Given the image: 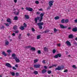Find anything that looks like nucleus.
Returning <instances> with one entry per match:
<instances>
[{
	"label": "nucleus",
	"instance_id": "obj_57",
	"mask_svg": "<svg viewBox=\"0 0 77 77\" xmlns=\"http://www.w3.org/2000/svg\"><path fill=\"white\" fill-rule=\"evenodd\" d=\"M12 35L14 36H15V33H13V34H12Z\"/></svg>",
	"mask_w": 77,
	"mask_h": 77
},
{
	"label": "nucleus",
	"instance_id": "obj_23",
	"mask_svg": "<svg viewBox=\"0 0 77 77\" xmlns=\"http://www.w3.org/2000/svg\"><path fill=\"white\" fill-rule=\"evenodd\" d=\"M31 50H33V51H35L36 48L34 47H32L31 48Z\"/></svg>",
	"mask_w": 77,
	"mask_h": 77
},
{
	"label": "nucleus",
	"instance_id": "obj_64",
	"mask_svg": "<svg viewBox=\"0 0 77 77\" xmlns=\"http://www.w3.org/2000/svg\"><path fill=\"white\" fill-rule=\"evenodd\" d=\"M39 10L40 11H42V8H41V9H39Z\"/></svg>",
	"mask_w": 77,
	"mask_h": 77
},
{
	"label": "nucleus",
	"instance_id": "obj_42",
	"mask_svg": "<svg viewBox=\"0 0 77 77\" xmlns=\"http://www.w3.org/2000/svg\"><path fill=\"white\" fill-rule=\"evenodd\" d=\"M7 52H8V53H11V50H8L7 51Z\"/></svg>",
	"mask_w": 77,
	"mask_h": 77
},
{
	"label": "nucleus",
	"instance_id": "obj_55",
	"mask_svg": "<svg viewBox=\"0 0 77 77\" xmlns=\"http://www.w3.org/2000/svg\"><path fill=\"white\" fill-rule=\"evenodd\" d=\"M19 14V12H17L16 13V15H18V14Z\"/></svg>",
	"mask_w": 77,
	"mask_h": 77
},
{
	"label": "nucleus",
	"instance_id": "obj_62",
	"mask_svg": "<svg viewBox=\"0 0 77 77\" xmlns=\"http://www.w3.org/2000/svg\"><path fill=\"white\" fill-rule=\"evenodd\" d=\"M36 14H37L38 15H39V14H40V13L39 12H37V13H36Z\"/></svg>",
	"mask_w": 77,
	"mask_h": 77
},
{
	"label": "nucleus",
	"instance_id": "obj_58",
	"mask_svg": "<svg viewBox=\"0 0 77 77\" xmlns=\"http://www.w3.org/2000/svg\"><path fill=\"white\" fill-rule=\"evenodd\" d=\"M1 28V29H4L5 28V26H2Z\"/></svg>",
	"mask_w": 77,
	"mask_h": 77
},
{
	"label": "nucleus",
	"instance_id": "obj_21",
	"mask_svg": "<svg viewBox=\"0 0 77 77\" xmlns=\"http://www.w3.org/2000/svg\"><path fill=\"white\" fill-rule=\"evenodd\" d=\"M13 29H14V30H17V26H14L13 27Z\"/></svg>",
	"mask_w": 77,
	"mask_h": 77
},
{
	"label": "nucleus",
	"instance_id": "obj_16",
	"mask_svg": "<svg viewBox=\"0 0 77 77\" xmlns=\"http://www.w3.org/2000/svg\"><path fill=\"white\" fill-rule=\"evenodd\" d=\"M73 38V35L72 34H70L69 35V38L70 39H71V38Z\"/></svg>",
	"mask_w": 77,
	"mask_h": 77
},
{
	"label": "nucleus",
	"instance_id": "obj_17",
	"mask_svg": "<svg viewBox=\"0 0 77 77\" xmlns=\"http://www.w3.org/2000/svg\"><path fill=\"white\" fill-rule=\"evenodd\" d=\"M56 70H60L61 68H60V66H58L57 68H56L55 69Z\"/></svg>",
	"mask_w": 77,
	"mask_h": 77
},
{
	"label": "nucleus",
	"instance_id": "obj_63",
	"mask_svg": "<svg viewBox=\"0 0 77 77\" xmlns=\"http://www.w3.org/2000/svg\"><path fill=\"white\" fill-rule=\"evenodd\" d=\"M75 22L76 23H77V19L75 20Z\"/></svg>",
	"mask_w": 77,
	"mask_h": 77
},
{
	"label": "nucleus",
	"instance_id": "obj_59",
	"mask_svg": "<svg viewBox=\"0 0 77 77\" xmlns=\"http://www.w3.org/2000/svg\"><path fill=\"white\" fill-rule=\"evenodd\" d=\"M44 68H45V69H47V67L46 66H45Z\"/></svg>",
	"mask_w": 77,
	"mask_h": 77
},
{
	"label": "nucleus",
	"instance_id": "obj_41",
	"mask_svg": "<svg viewBox=\"0 0 77 77\" xmlns=\"http://www.w3.org/2000/svg\"><path fill=\"white\" fill-rule=\"evenodd\" d=\"M23 26L24 27H27V25H26V24L25 23H24Z\"/></svg>",
	"mask_w": 77,
	"mask_h": 77
},
{
	"label": "nucleus",
	"instance_id": "obj_2",
	"mask_svg": "<svg viewBox=\"0 0 77 77\" xmlns=\"http://www.w3.org/2000/svg\"><path fill=\"white\" fill-rule=\"evenodd\" d=\"M44 14H45V13H42L40 14V19L39 20L40 22L42 21V19H43V16L44 15Z\"/></svg>",
	"mask_w": 77,
	"mask_h": 77
},
{
	"label": "nucleus",
	"instance_id": "obj_35",
	"mask_svg": "<svg viewBox=\"0 0 77 77\" xmlns=\"http://www.w3.org/2000/svg\"><path fill=\"white\" fill-rule=\"evenodd\" d=\"M37 53H38V54H41V51L40 50H38L37 51Z\"/></svg>",
	"mask_w": 77,
	"mask_h": 77
},
{
	"label": "nucleus",
	"instance_id": "obj_28",
	"mask_svg": "<svg viewBox=\"0 0 77 77\" xmlns=\"http://www.w3.org/2000/svg\"><path fill=\"white\" fill-rule=\"evenodd\" d=\"M55 20H58V19H59V16H56L54 18Z\"/></svg>",
	"mask_w": 77,
	"mask_h": 77
},
{
	"label": "nucleus",
	"instance_id": "obj_20",
	"mask_svg": "<svg viewBox=\"0 0 77 77\" xmlns=\"http://www.w3.org/2000/svg\"><path fill=\"white\" fill-rule=\"evenodd\" d=\"M25 17L26 19H29V15H25Z\"/></svg>",
	"mask_w": 77,
	"mask_h": 77
},
{
	"label": "nucleus",
	"instance_id": "obj_36",
	"mask_svg": "<svg viewBox=\"0 0 77 77\" xmlns=\"http://www.w3.org/2000/svg\"><path fill=\"white\" fill-rule=\"evenodd\" d=\"M48 74H51V70L48 71Z\"/></svg>",
	"mask_w": 77,
	"mask_h": 77
},
{
	"label": "nucleus",
	"instance_id": "obj_8",
	"mask_svg": "<svg viewBox=\"0 0 77 77\" xmlns=\"http://www.w3.org/2000/svg\"><path fill=\"white\" fill-rule=\"evenodd\" d=\"M60 28L62 29H66L67 28V26H64L63 25H60Z\"/></svg>",
	"mask_w": 77,
	"mask_h": 77
},
{
	"label": "nucleus",
	"instance_id": "obj_24",
	"mask_svg": "<svg viewBox=\"0 0 77 77\" xmlns=\"http://www.w3.org/2000/svg\"><path fill=\"white\" fill-rule=\"evenodd\" d=\"M41 38V35H38L37 37V39H39Z\"/></svg>",
	"mask_w": 77,
	"mask_h": 77
},
{
	"label": "nucleus",
	"instance_id": "obj_4",
	"mask_svg": "<svg viewBox=\"0 0 77 77\" xmlns=\"http://www.w3.org/2000/svg\"><path fill=\"white\" fill-rule=\"evenodd\" d=\"M26 11H30V12L33 11V8H32L26 7Z\"/></svg>",
	"mask_w": 77,
	"mask_h": 77
},
{
	"label": "nucleus",
	"instance_id": "obj_5",
	"mask_svg": "<svg viewBox=\"0 0 77 77\" xmlns=\"http://www.w3.org/2000/svg\"><path fill=\"white\" fill-rule=\"evenodd\" d=\"M41 66V65L40 64H35L34 65V67L35 68H39Z\"/></svg>",
	"mask_w": 77,
	"mask_h": 77
},
{
	"label": "nucleus",
	"instance_id": "obj_27",
	"mask_svg": "<svg viewBox=\"0 0 77 77\" xmlns=\"http://www.w3.org/2000/svg\"><path fill=\"white\" fill-rule=\"evenodd\" d=\"M57 54L58 55V57H61V56H62L61 54Z\"/></svg>",
	"mask_w": 77,
	"mask_h": 77
},
{
	"label": "nucleus",
	"instance_id": "obj_46",
	"mask_svg": "<svg viewBox=\"0 0 77 77\" xmlns=\"http://www.w3.org/2000/svg\"><path fill=\"white\" fill-rule=\"evenodd\" d=\"M45 60H43L42 62V63H43L44 64H45Z\"/></svg>",
	"mask_w": 77,
	"mask_h": 77
},
{
	"label": "nucleus",
	"instance_id": "obj_12",
	"mask_svg": "<svg viewBox=\"0 0 77 77\" xmlns=\"http://www.w3.org/2000/svg\"><path fill=\"white\" fill-rule=\"evenodd\" d=\"M5 45H9V42L7 40H5Z\"/></svg>",
	"mask_w": 77,
	"mask_h": 77
},
{
	"label": "nucleus",
	"instance_id": "obj_26",
	"mask_svg": "<svg viewBox=\"0 0 77 77\" xmlns=\"http://www.w3.org/2000/svg\"><path fill=\"white\" fill-rule=\"evenodd\" d=\"M20 29H21V30H23L24 29V26H22L21 28H20Z\"/></svg>",
	"mask_w": 77,
	"mask_h": 77
},
{
	"label": "nucleus",
	"instance_id": "obj_50",
	"mask_svg": "<svg viewBox=\"0 0 77 77\" xmlns=\"http://www.w3.org/2000/svg\"><path fill=\"white\" fill-rule=\"evenodd\" d=\"M12 69H14V70H16V69H16V68L14 66L13 67Z\"/></svg>",
	"mask_w": 77,
	"mask_h": 77
},
{
	"label": "nucleus",
	"instance_id": "obj_32",
	"mask_svg": "<svg viewBox=\"0 0 77 77\" xmlns=\"http://www.w3.org/2000/svg\"><path fill=\"white\" fill-rule=\"evenodd\" d=\"M38 61V59H35L34 60V63H36Z\"/></svg>",
	"mask_w": 77,
	"mask_h": 77
},
{
	"label": "nucleus",
	"instance_id": "obj_18",
	"mask_svg": "<svg viewBox=\"0 0 77 77\" xmlns=\"http://www.w3.org/2000/svg\"><path fill=\"white\" fill-rule=\"evenodd\" d=\"M2 54L3 55H4V56H7V54L5 53V51L2 52Z\"/></svg>",
	"mask_w": 77,
	"mask_h": 77
},
{
	"label": "nucleus",
	"instance_id": "obj_22",
	"mask_svg": "<svg viewBox=\"0 0 77 77\" xmlns=\"http://www.w3.org/2000/svg\"><path fill=\"white\" fill-rule=\"evenodd\" d=\"M61 23H65V19H62L61 20Z\"/></svg>",
	"mask_w": 77,
	"mask_h": 77
},
{
	"label": "nucleus",
	"instance_id": "obj_9",
	"mask_svg": "<svg viewBox=\"0 0 77 77\" xmlns=\"http://www.w3.org/2000/svg\"><path fill=\"white\" fill-rule=\"evenodd\" d=\"M66 44H67V45H69V46H71V43H70L68 41H67L66 42Z\"/></svg>",
	"mask_w": 77,
	"mask_h": 77
},
{
	"label": "nucleus",
	"instance_id": "obj_45",
	"mask_svg": "<svg viewBox=\"0 0 77 77\" xmlns=\"http://www.w3.org/2000/svg\"><path fill=\"white\" fill-rule=\"evenodd\" d=\"M14 32L15 33H18L19 31H18V30H17L15 32Z\"/></svg>",
	"mask_w": 77,
	"mask_h": 77
},
{
	"label": "nucleus",
	"instance_id": "obj_25",
	"mask_svg": "<svg viewBox=\"0 0 77 77\" xmlns=\"http://www.w3.org/2000/svg\"><path fill=\"white\" fill-rule=\"evenodd\" d=\"M15 56H16V55L15 54H13L12 55V57H13V58H14V57H16Z\"/></svg>",
	"mask_w": 77,
	"mask_h": 77
},
{
	"label": "nucleus",
	"instance_id": "obj_31",
	"mask_svg": "<svg viewBox=\"0 0 77 77\" xmlns=\"http://www.w3.org/2000/svg\"><path fill=\"white\" fill-rule=\"evenodd\" d=\"M11 74L13 76H14L15 75V72H12L11 73Z\"/></svg>",
	"mask_w": 77,
	"mask_h": 77
},
{
	"label": "nucleus",
	"instance_id": "obj_40",
	"mask_svg": "<svg viewBox=\"0 0 77 77\" xmlns=\"http://www.w3.org/2000/svg\"><path fill=\"white\" fill-rule=\"evenodd\" d=\"M54 58H58V55L57 54L56 55H55L54 56Z\"/></svg>",
	"mask_w": 77,
	"mask_h": 77
},
{
	"label": "nucleus",
	"instance_id": "obj_48",
	"mask_svg": "<svg viewBox=\"0 0 77 77\" xmlns=\"http://www.w3.org/2000/svg\"><path fill=\"white\" fill-rule=\"evenodd\" d=\"M57 45L58 47H60V43L57 44Z\"/></svg>",
	"mask_w": 77,
	"mask_h": 77
},
{
	"label": "nucleus",
	"instance_id": "obj_15",
	"mask_svg": "<svg viewBox=\"0 0 77 77\" xmlns=\"http://www.w3.org/2000/svg\"><path fill=\"white\" fill-rule=\"evenodd\" d=\"M44 51H48V48H47V47H45L44 48Z\"/></svg>",
	"mask_w": 77,
	"mask_h": 77
},
{
	"label": "nucleus",
	"instance_id": "obj_3",
	"mask_svg": "<svg viewBox=\"0 0 77 77\" xmlns=\"http://www.w3.org/2000/svg\"><path fill=\"white\" fill-rule=\"evenodd\" d=\"M54 3V1H50L49 2V6H50V7H51V6H53V4Z\"/></svg>",
	"mask_w": 77,
	"mask_h": 77
},
{
	"label": "nucleus",
	"instance_id": "obj_53",
	"mask_svg": "<svg viewBox=\"0 0 77 77\" xmlns=\"http://www.w3.org/2000/svg\"><path fill=\"white\" fill-rule=\"evenodd\" d=\"M64 72H68V70H67V69L65 70Z\"/></svg>",
	"mask_w": 77,
	"mask_h": 77
},
{
	"label": "nucleus",
	"instance_id": "obj_38",
	"mask_svg": "<svg viewBox=\"0 0 77 77\" xmlns=\"http://www.w3.org/2000/svg\"><path fill=\"white\" fill-rule=\"evenodd\" d=\"M72 68H75V69H76L77 68V67L76 66H75V65H73L72 66Z\"/></svg>",
	"mask_w": 77,
	"mask_h": 77
},
{
	"label": "nucleus",
	"instance_id": "obj_56",
	"mask_svg": "<svg viewBox=\"0 0 77 77\" xmlns=\"http://www.w3.org/2000/svg\"><path fill=\"white\" fill-rule=\"evenodd\" d=\"M51 8H50V7H48L47 8V10H48V9H50Z\"/></svg>",
	"mask_w": 77,
	"mask_h": 77
},
{
	"label": "nucleus",
	"instance_id": "obj_52",
	"mask_svg": "<svg viewBox=\"0 0 77 77\" xmlns=\"http://www.w3.org/2000/svg\"><path fill=\"white\" fill-rule=\"evenodd\" d=\"M30 47H31V46H29L28 47H25V48H30Z\"/></svg>",
	"mask_w": 77,
	"mask_h": 77
},
{
	"label": "nucleus",
	"instance_id": "obj_6",
	"mask_svg": "<svg viewBox=\"0 0 77 77\" xmlns=\"http://www.w3.org/2000/svg\"><path fill=\"white\" fill-rule=\"evenodd\" d=\"M5 65L6 66H7V67H8L9 68H11V67H12V66H11V64L9 63H7L5 64Z\"/></svg>",
	"mask_w": 77,
	"mask_h": 77
},
{
	"label": "nucleus",
	"instance_id": "obj_34",
	"mask_svg": "<svg viewBox=\"0 0 77 77\" xmlns=\"http://www.w3.org/2000/svg\"><path fill=\"white\" fill-rule=\"evenodd\" d=\"M14 20H18V17L15 16L14 18Z\"/></svg>",
	"mask_w": 77,
	"mask_h": 77
},
{
	"label": "nucleus",
	"instance_id": "obj_30",
	"mask_svg": "<svg viewBox=\"0 0 77 77\" xmlns=\"http://www.w3.org/2000/svg\"><path fill=\"white\" fill-rule=\"evenodd\" d=\"M34 74H35V75H36V74H38V72L37 71H35L34 72Z\"/></svg>",
	"mask_w": 77,
	"mask_h": 77
},
{
	"label": "nucleus",
	"instance_id": "obj_19",
	"mask_svg": "<svg viewBox=\"0 0 77 77\" xmlns=\"http://www.w3.org/2000/svg\"><path fill=\"white\" fill-rule=\"evenodd\" d=\"M69 22V20L68 19H66L64 20V23H68Z\"/></svg>",
	"mask_w": 77,
	"mask_h": 77
},
{
	"label": "nucleus",
	"instance_id": "obj_11",
	"mask_svg": "<svg viewBox=\"0 0 77 77\" xmlns=\"http://www.w3.org/2000/svg\"><path fill=\"white\" fill-rule=\"evenodd\" d=\"M7 21L8 22V23H9V24L12 23H11V19L9 18H8L7 20Z\"/></svg>",
	"mask_w": 77,
	"mask_h": 77
},
{
	"label": "nucleus",
	"instance_id": "obj_33",
	"mask_svg": "<svg viewBox=\"0 0 77 77\" xmlns=\"http://www.w3.org/2000/svg\"><path fill=\"white\" fill-rule=\"evenodd\" d=\"M48 32H49V30H46V31H45L44 32H43V33H48Z\"/></svg>",
	"mask_w": 77,
	"mask_h": 77
},
{
	"label": "nucleus",
	"instance_id": "obj_54",
	"mask_svg": "<svg viewBox=\"0 0 77 77\" xmlns=\"http://www.w3.org/2000/svg\"><path fill=\"white\" fill-rule=\"evenodd\" d=\"M14 3H16L17 2V0H14Z\"/></svg>",
	"mask_w": 77,
	"mask_h": 77
},
{
	"label": "nucleus",
	"instance_id": "obj_47",
	"mask_svg": "<svg viewBox=\"0 0 77 77\" xmlns=\"http://www.w3.org/2000/svg\"><path fill=\"white\" fill-rule=\"evenodd\" d=\"M32 32H35V29H34L33 28H32Z\"/></svg>",
	"mask_w": 77,
	"mask_h": 77
},
{
	"label": "nucleus",
	"instance_id": "obj_10",
	"mask_svg": "<svg viewBox=\"0 0 77 77\" xmlns=\"http://www.w3.org/2000/svg\"><path fill=\"white\" fill-rule=\"evenodd\" d=\"M13 59H15V60L16 62L17 63L20 62V60H19V59H17V57H14V58H13Z\"/></svg>",
	"mask_w": 77,
	"mask_h": 77
},
{
	"label": "nucleus",
	"instance_id": "obj_49",
	"mask_svg": "<svg viewBox=\"0 0 77 77\" xmlns=\"http://www.w3.org/2000/svg\"><path fill=\"white\" fill-rule=\"evenodd\" d=\"M5 24L6 25V26H7V27H8V26H9V25L8 23H5Z\"/></svg>",
	"mask_w": 77,
	"mask_h": 77
},
{
	"label": "nucleus",
	"instance_id": "obj_13",
	"mask_svg": "<svg viewBox=\"0 0 77 77\" xmlns=\"http://www.w3.org/2000/svg\"><path fill=\"white\" fill-rule=\"evenodd\" d=\"M72 31L74 32H76L77 31V28L75 27L74 28H73L72 29Z\"/></svg>",
	"mask_w": 77,
	"mask_h": 77
},
{
	"label": "nucleus",
	"instance_id": "obj_60",
	"mask_svg": "<svg viewBox=\"0 0 77 77\" xmlns=\"http://www.w3.org/2000/svg\"><path fill=\"white\" fill-rule=\"evenodd\" d=\"M15 67H16L17 68H18V65L17 64H16L15 65Z\"/></svg>",
	"mask_w": 77,
	"mask_h": 77
},
{
	"label": "nucleus",
	"instance_id": "obj_43",
	"mask_svg": "<svg viewBox=\"0 0 77 77\" xmlns=\"http://www.w3.org/2000/svg\"><path fill=\"white\" fill-rule=\"evenodd\" d=\"M35 3L36 4H38V3H39V2L38 1H35Z\"/></svg>",
	"mask_w": 77,
	"mask_h": 77
},
{
	"label": "nucleus",
	"instance_id": "obj_1",
	"mask_svg": "<svg viewBox=\"0 0 77 77\" xmlns=\"http://www.w3.org/2000/svg\"><path fill=\"white\" fill-rule=\"evenodd\" d=\"M37 25H38V26L39 27V28L40 29H42V26H43V25H44V23H38Z\"/></svg>",
	"mask_w": 77,
	"mask_h": 77
},
{
	"label": "nucleus",
	"instance_id": "obj_29",
	"mask_svg": "<svg viewBox=\"0 0 77 77\" xmlns=\"http://www.w3.org/2000/svg\"><path fill=\"white\" fill-rule=\"evenodd\" d=\"M18 38L19 39H20L21 38V34H19L18 36Z\"/></svg>",
	"mask_w": 77,
	"mask_h": 77
},
{
	"label": "nucleus",
	"instance_id": "obj_37",
	"mask_svg": "<svg viewBox=\"0 0 77 77\" xmlns=\"http://www.w3.org/2000/svg\"><path fill=\"white\" fill-rule=\"evenodd\" d=\"M60 68H61V69H63L64 68V66H60Z\"/></svg>",
	"mask_w": 77,
	"mask_h": 77
},
{
	"label": "nucleus",
	"instance_id": "obj_51",
	"mask_svg": "<svg viewBox=\"0 0 77 77\" xmlns=\"http://www.w3.org/2000/svg\"><path fill=\"white\" fill-rule=\"evenodd\" d=\"M16 75L17 76H18V75H19V73H18V72H16Z\"/></svg>",
	"mask_w": 77,
	"mask_h": 77
},
{
	"label": "nucleus",
	"instance_id": "obj_61",
	"mask_svg": "<svg viewBox=\"0 0 77 77\" xmlns=\"http://www.w3.org/2000/svg\"><path fill=\"white\" fill-rule=\"evenodd\" d=\"M30 33H27V36H30Z\"/></svg>",
	"mask_w": 77,
	"mask_h": 77
},
{
	"label": "nucleus",
	"instance_id": "obj_44",
	"mask_svg": "<svg viewBox=\"0 0 77 77\" xmlns=\"http://www.w3.org/2000/svg\"><path fill=\"white\" fill-rule=\"evenodd\" d=\"M56 50L55 49H54L53 51V53H56Z\"/></svg>",
	"mask_w": 77,
	"mask_h": 77
},
{
	"label": "nucleus",
	"instance_id": "obj_39",
	"mask_svg": "<svg viewBox=\"0 0 77 77\" xmlns=\"http://www.w3.org/2000/svg\"><path fill=\"white\" fill-rule=\"evenodd\" d=\"M57 29H56V28H54V32H57Z\"/></svg>",
	"mask_w": 77,
	"mask_h": 77
},
{
	"label": "nucleus",
	"instance_id": "obj_14",
	"mask_svg": "<svg viewBox=\"0 0 77 77\" xmlns=\"http://www.w3.org/2000/svg\"><path fill=\"white\" fill-rule=\"evenodd\" d=\"M46 72L47 70H46V69H43L42 71V74H45V72Z\"/></svg>",
	"mask_w": 77,
	"mask_h": 77
},
{
	"label": "nucleus",
	"instance_id": "obj_7",
	"mask_svg": "<svg viewBox=\"0 0 77 77\" xmlns=\"http://www.w3.org/2000/svg\"><path fill=\"white\" fill-rule=\"evenodd\" d=\"M39 18H40V17H37V18H35L34 20L35 21V23H37V22H38V20H39Z\"/></svg>",
	"mask_w": 77,
	"mask_h": 77
}]
</instances>
